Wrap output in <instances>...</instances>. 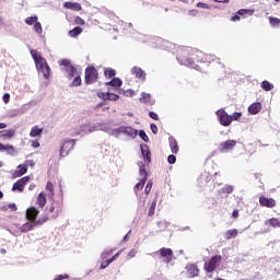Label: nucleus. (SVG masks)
Wrapping results in <instances>:
<instances>
[{
    "mask_svg": "<svg viewBox=\"0 0 280 280\" xmlns=\"http://www.w3.org/2000/svg\"><path fill=\"white\" fill-rule=\"evenodd\" d=\"M205 52L194 49L191 47H180L177 54V60L179 65H185L186 67H192L196 71H200V67L194 63L196 58L197 62H205L207 59L203 58Z\"/></svg>",
    "mask_w": 280,
    "mask_h": 280,
    "instance_id": "1",
    "label": "nucleus"
},
{
    "mask_svg": "<svg viewBox=\"0 0 280 280\" xmlns=\"http://www.w3.org/2000/svg\"><path fill=\"white\" fill-rule=\"evenodd\" d=\"M61 71H66L68 78H74L72 81V86H80L82 84V79L80 78V70L71 65V61L62 59L59 61Z\"/></svg>",
    "mask_w": 280,
    "mask_h": 280,
    "instance_id": "2",
    "label": "nucleus"
},
{
    "mask_svg": "<svg viewBox=\"0 0 280 280\" xmlns=\"http://www.w3.org/2000/svg\"><path fill=\"white\" fill-rule=\"evenodd\" d=\"M31 56L33 57V60H35L38 73H43L44 78L46 80H49V75L51 74V68H49L47 59L43 58V56H40V54H38V51L36 50H31Z\"/></svg>",
    "mask_w": 280,
    "mask_h": 280,
    "instance_id": "3",
    "label": "nucleus"
},
{
    "mask_svg": "<svg viewBox=\"0 0 280 280\" xmlns=\"http://www.w3.org/2000/svg\"><path fill=\"white\" fill-rule=\"evenodd\" d=\"M38 213H39L38 209L34 207H31L26 210V218L30 221L21 226V233H28V231H32V229H34V226L38 224V222H36V218H38Z\"/></svg>",
    "mask_w": 280,
    "mask_h": 280,
    "instance_id": "4",
    "label": "nucleus"
},
{
    "mask_svg": "<svg viewBox=\"0 0 280 280\" xmlns=\"http://www.w3.org/2000/svg\"><path fill=\"white\" fill-rule=\"evenodd\" d=\"M137 166L139 170V175L141 176V180L138 184H136L133 188L136 195L139 194L141 189H143L145 182L148 180V171H145V164H143L141 161H138Z\"/></svg>",
    "mask_w": 280,
    "mask_h": 280,
    "instance_id": "5",
    "label": "nucleus"
},
{
    "mask_svg": "<svg viewBox=\"0 0 280 280\" xmlns=\"http://www.w3.org/2000/svg\"><path fill=\"white\" fill-rule=\"evenodd\" d=\"M91 132H95V124L91 121H85L80 125L79 129H77L75 135L80 137H84V135H89Z\"/></svg>",
    "mask_w": 280,
    "mask_h": 280,
    "instance_id": "6",
    "label": "nucleus"
},
{
    "mask_svg": "<svg viewBox=\"0 0 280 280\" xmlns=\"http://www.w3.org/2000/svg\"><path fill=\"white\" fill-rule=\"evenodd\" d=\"M221 261H222V256L220 255L213 256L209 262L205 264L206 272H213L218 268V265L221 264Z\"/></svg>",
    "mask_w": 280,
    "mask_h": 280,
    "instance_id": "7",
    "label": "nucleus"
},
{
    "mask_svg": "<svg viewBox=\"0 0 280 280\" xmlns=\"http://www.w3.org/2000/svg\"><path fill=\"white\" fill-rule=\"evenodd\" d=\"M217 117L221 124V126H231L232 120H231V115L224 112V109H219L217 110Z\"/></svg>",
    "mask_w": 280,
    "mask_h": 280,
    "instance_id": "8",
    "label": "nucleus"
},
{
    "mask_svg": "<svg viewBox=\"0 0 280 280\" xmlns=\"http://www.w3.org/2000/svg\"><path fill=\"white\" fill-rule=\"evenodd\" d=\"M235 145H237V141H235V140H226V141L221 142L219 144V151L222 154H228V152H231V150H233V148H235Z\"/></svg>",
    "mask_w": 280,
    "mask_h": 280,
    "instance_id": "9",
    "label": "nucleus"
},
{
    "mask_svg": "<svg viewBox=\"0 0 280 280\" xmlns=\"http://www.w3.org/2000/svg\"><path fill=\"white\" fill-rule=\"evenodd\" d=\"M140 150H141V156L143 159V161H141L144 165H148V163H151L152 161V153L150 152V148L148 147V144H141L140 145Z\"/></svg>",
    "mask_w": 280,
    "mask_h": 280,
    "instance_id": "10",
    "label": "nucleus"
},
{
    "mask_svg": "<svg viewBox=\"0 0 280 280\" xmlns=\"http://www.w3.org/2000/svg\"><path fill=\"white\" fill-rule=\"evenodd\" d=\"M75 148V140H66L60 149V156H68L69 152Z\"/></svg>",
    "mask_w": 280,
    "mask_h": 280,
    "instance_id": "11",
    "label": "nucleus"
},
{
    "mask_svg": "<svg viewBox=\"0 0 280 280\" xmlns=\"http://www.w3.org/2000/svg\"><path fill=\"white\" fill-rule=\"evenodd\" d=\"M97 80V70L95 68H86L85 70V82L86 84H93Z\"/></svg>",
    "mask_w": 280,
    "mask_h": 280,
    "instance_id": "12",
    "label": "nucleus"
},
{
    "mask_svg": "<svg viewBox=\"0 0 280 280\" xmlns=\"http://www.w3.org/2000/svg\"><path fill=\"white\" fill-rule=\"evenodd\" d=\"M259 203L261 207H267L268 209H272L277 207V200H275L273 198L265 197V196L259 197Z\"/></svg>",
    "mask_w": 280,
    "mask_h": 280,
    "instance_id": "13",
    "label": "nucleus"
},
{
    "mask_svg": "<svg viewBox=\"0 0 280 280\" xmlns=\"http://www.w3.org/2000/svg\"><path fill=\"white\" fill-rule=\"evenodd\" d=\"M118 132H120L121 135H126V137H130V139H135L137 135H139V130L132 127H120L118 129Z\"/></svg>",
    "mask_w": 280,
    "mask_h": 280,
    "instance_id": "14",
    "label": "nucleus"
},
{
    "mask_svg": "<svg viewBox=\"0 0 280 280\" xmlns=\"http://www.w3.org/2000/svg\"><path fill=\"white\" fill-rule=\"evenodd\" d=\"M112 91L113 90H109L106 93L100 92L98 97H101V100H105V101L108 100L109 102H117V100H119V95L113 93Z\"/></svg>",
    "mask_w": 280,
    "mask_h": 280,
    "instance_id": "15",
    "label": "nucleus"
},
{
    "mask_svg": "<svg viewBox=\"0 0 280 280\" xmlns=\"http://www.w3.org/2000/svg\"><path fill=\"white\" fill-rule=\"evenodd\" d=\"M121 253H124V249L116 253L110 259H106V260L102 261L101 270H106V268H108L110 266V264H113V261H116V259H119V255H121Z\"/></svg>",
    "mask_w": 280,
    "mask_h": 280,
    "instance_id": "16",
    "label": "nucleus"
},
{
    "mask_svg": "<svg viewBox=\"0 0 280 280\" xmlns=\"http://www.w3.org/2000/svg\"><path fill=\"white\" fill-rule=\"evenodd\" d=\"M14 135H16V130L14 129H7L0 131V139H3L4 141H10V139H14Z\"/></svg>",
    "mask_w": 280,
    "mask_h": 280,
    "instance_id": "17",
    "label": "nucleus"
},
{
    "mask_svg": "<svg viewBox=\"0 0 280 280\" xmlns=\"http://www.w3.org/2000/svg\"><path fill=\"white\" fill-rule=\"evenodd\" d=\"M63 8H66V10H72L73 12H80L82 4L78 2H65Z\"/></svg>",
    "mask_w": 280,
    "mask_h": 280,
    "instance_id": "18",
    "label": "nucleus"
},
{
    "mask_svg": "<svg viewBox=\"0 0 280 280\" xmlns=\"http://www.w3.org/2000/svg\"><path fill=\"white\" fill-rule=\"evenodd\" d=\"M0 152H7V154L13 156V154L16 152V149H14V145L12 144H3L0 142Z\"/></svg>",
    "mask_w": 280,
    "mask_h": 280,
    "instance_id": "19",
    "label": "nucleus"
},
{
    "mask_svg": "<svg viewBox=\"0 0 280 280\" xmlns=\"http://www.w3.org/2000/svg\"><path fill=\"white\" fill-rule=\"evenodd\" d=\"M49 213H54V218H58V213L61 211L60 202L52 201L50 207L48 208Z\"/></svg>",
    "mask_w": 280,
    "mask_h": 280,
    "instance_id": "20",
    "label": "nucleus"
},
{
    "mask_svg": "<svg viewBox=\"0 0 280 280\" xmlns=\"http://www.w3.org/2000/svg\"><path fill=\"white\" fill-rule=\"evenodd\" d=\"M160 255L161 257H164L166 259V264H170V261H172V255H174V253L172 252V249L163 247L160 249Z\"/></svg>",
    "mask_w": 280,
    "mask_h": 280,
    "instance_id": "21",
    "label": "nucleus"
},
{
    "mask_svg": "<svg viewBox=\"0 0 280 280\" xmlns=\"http://www.w3.org/2000/svg\"><path fill=\"white\" fill-rule=\"evenodd\" d=\"M261 112V103H253L248 106V114L249 115H257Z\"/></svg>",
    "mask_w": 280,
    "mask_h": 280,
    "instance_id": "22",
    "label": "nucleus"
},
{
    "mask_svg": "<svg viewBox=\"0 0 280 280\" xmlns=\"http://www.w3.org/2000/svg\"><path fill=\"white\" fill-rule=\"evenodd\" d=\"M24 174H27V164H20L13 176L15 178H21V176H23Z\"/></svg>",
    "mask_w": 280,
    "mask_h": 280,
    "instance_id": "23",
    "label": "nucleus"
},
{
    "mask_svg": "<svg viewBox=\"0 0 280 280\" xmlns=\"http://www.w3.org/2000/svg\"><path fill=\"white\" fill-rule=\"evenodd\" d=\"M131 73H133V75H136V78H139V80H145V72L139 68V67H133L131 69Z\"/></svg>",
    "mask_w": 280,
    "mask_h": 280,
    "instance_id": "24",
    "label": "nucleus"
},
{
    "mask_svg": "<svg viewBox=\"0 0 280 280\" xmlns=\"http://www.w3.org/2000/svg\"><path fill=\"white\" fill-rule=\"evenodd\" d=\"M122 82L119 78H114L112 81L107 82L106 85L110 86L109 91H113V89H119L121 86Z\"/></svg>",
    "mask_w": 280,
    "mask_h": 280,
    "instance_id": "25",
    "label": "nucleus"
},
{
    "mask_svg": "<svg viewBox=\"0 0 280 280\" xmlns=\"http://www.w3.org/2000/svg\"><path fill=\"white\" fill-rule=\"evenodd\" d=\"M266 226H272V229H280V220L277 218H271L265 221Z\"/></svg>",
    "mask_w": 280,
    "mask_h": 280,
    "instance_id": "26",
    "label": "nucleus"
},
{
    "mask_svg": "<svg viewBox=\"0 0 280 280\" xmlns=\"http://www.w3.org/2000/svg\"><path fill=\"white\" fill-rule=\"evenodd\" d=\"M168 143L173 154H178V142L173 137L168 138Z\"/></svg>",
    "mask_w": 280,
    "mask_h": 280,
    "instance_id": "27",
    "label": "nucleus"
},
{
    "mask_svg": "<svg viewBox=\"0 0 280 280\" xmlns=\"http://www.w3.org/2000/svg\"><path fill=\"white\" fill-rule=\"evenodd\" d=\"M187 272L189 277H198V267L196 265H188L187 266Z\"/></svg>",
    "mask_w": 280,
    "mask_h": 280,
    "instance_id": "28",
    "label": "nucleus"
},
{
    "mask_svg": "<svg viewBox=\"0 0 280 280\" xmlns=\"http://www.w3.org/2000/svg\"><path fill=\"white\" fill-rule=\"evenodd\" d=\"M37 205L40 208H43V207H45V205H47V197L45 196V192H40L37 196Z\"/></svg>",
    "mask_w": 280,
    "mask_h": 280,
    "instance_id": "29",
    "label": "nucleus"
},
{
    "mask_svg": "<svg viewBox=\"0 0 280 280\" xmlns=\"http://www.w3.org/2000/svg\"><path fill=\"white\" fill-rule=\"evenodd\" d=\"M43 135V128H39L38 126H34L31 129L30 137H40Z\"/></svg>",
    "mask_w": 280,
    "mask_h": 280,
    "instance_id": "30",
    "label": "nucleus"
},
{
    "mask_svg": "<svg viewBox=\"0 0 280 280\" xmlns=\"http://www.w3.org/2000/svg\"><path fill=\"white\" fill-rule=\"evenodd\" d=\"M68 34L70 38H75L77 36H80V34H82V27L77 26L73 30L69 31Z\"/></svg>",
    "mask_w": 280,
    "mask_h": 280,
    "instance_id": "31",
    "label": "nucleus"
},
{
    "mask_svg": "<svg viewBox=\"0 0 280 280\" xmlns=\"http://www.w3.org/2000/svg\"><path fill=\"white\" fill-rule=\"evenodd\" d=\"M237 230L236 229H232V230H228L225 233H224V238L225 240H233V237H235L237 235Z\"/></svg>",
    "mask_w": 280,
    "mask_h": 280,
    "instance_id": "32",
    "label": "nucleus"
},
{
    "mask_svg": "<svg viewBox=\"0 0 280 280\" xmlns=\"http://www.w3.org/2000/svg\"><path fill=\"white\" fill-rule=\"evenodd\" d=\"M260 88L262 89V91H272L275 89V85L268 81H262L260 83Z\"/></svg>",
    "mask_w": 280,
    "mask_h": 280,
    "instance_id": "33",
    "label": "nucleus"
},
{
    "mask_svg": "<svg viewBox=\"0 0 280 280\" xmlns=\"http://www.w3.org/2000/svg\"><path fill=\"white\" fill-rule=\"evenodd\" d=\"M23 191V189H25V184L21 182V179H19L15 184H13L12 187V191Z\"/></svg>",
    "mask_w": 280,
    "mask_h": 280,
    "instance_id": "34",
    "label": "nucleus"
},
{
    "mask_svg": "<svg viewBox=\"0 0 280 280\" xmlns=\"http://www.w3.org/2000/svg\"><path fill=\"white\" fill-rule=\"evenodd\" d=\"M219 194H233V186L224 185L220 190Z\"/></svg>",
    "mask_w": 280,
    "mask_h": 280,
    "instance_id": "35",
    "label": "nucleus"
},
{
    "mask_svg": "<svg viewBox=\"0 0 280 280\" xmlns=\"http://www.w3.org/2000/svg\"><path fill=\"white\" fill-rule=\"evenodd\" d=\"M150 100H151L150 93H145V92L141 93L140 102L142 104H148L150 102Z\"/></svg>",
    "mask_w": 280,
    "mask_h": 280,
    "instance_id": "36",
    "label": "nucleus"
},
{
    "mask_svg": "<svg viewBox=\"0 0 280 280\" xmlns=\"http://www.w3.org/2000/svg\"><path fill=\"white\" fill-rule=\"evenodd\" d=\"M113 253H115V249H108V250H104L100 258L102 259V261H104V259H106L107 257H109V255H113Z\"/></svg>",
    "mask_w": 280,
    "mask_h": 280,
    "instance_id": "37",
    "label": "nucleus"
},
{
    "mask_svg": "<svg viewBox=\"0 0 280 280\" xmlns=\"http://www.w3.org/2000/svg\"><path fill=\"white\" fill-rule=\"evenodd\" d=\"M269 23H270V25H271L272 27H279V25H280V20H279V18H272V16H270V18H269Z\"/></svg>",
    "mask_w": 280,
    "mask_h": 280,
    "instance_id": "38",
    "label": "nucleus"
},
{
    "mask_svg": "<svg viewBox=\"0 0 280 280\" xmlns=\"http://www.w3.org/2000/svg\"><path fill=\"white\" fill-rule=\"evenodd\" d=\"M38 22V16L26 18V25H35Z\"/></svg>",
    "mask_w": 280,
    "mask_h": 280,
    "instance_id": "39",
    "label": "nucleus"
},
{
    "mask_svg": "<svg viewBox=\"0 0 280 280\" xmlns=\"http://www.w3.org/2000/svg\"><path fill=\"white\" fill-rule=\"evenodd\" d=\"M34 32H36V34H38L39 36L40 34H43V25L40 24V22L34 24Z\"/></svg>",
    "mask_w": 280,
    "mask_h": 280,
    "instance_id": "40",
    "label": "nucleus"
},
{
    "mask_svg": "<svg viewBox=\"0 0 280 280\" xmlns=\"http://www.w3.org/2000/svg\"><path fill=\"white\" fill-rule=\"evenodd\" d=\"M119 93L125 95V97H132V95H135V91L132 90H126V91L119 90Z\"/></svg>",
    "mask_w": 280,
    "mask_h": 280,
    "instance_id": "41",
    "label": "nucleus"
},
{
    "mask_svg": "<svg viewBox=\"0 0 280 280\" xmlns=\"http://www.w3.org/2000/svg\"><path fill=\"white\" fill-rule=\"evenodd\" d=\"M237 14H238V16H244L245 14L253 15V10L241 9V10H238Z\"/></svg>",
    "mask_w": 280,
    "mask_h": 280,
    "instance_id": "42",
    "label": "nucleus"
},
{
    "mask_svg": "<svg viewBox=\"0 0 280 280\" xmlns=\"http://www.w3.org/2000/svg\"><path fill=\"white\" fill-rule=\"evenodd\" d=\"M139 137L140 139H142V141H144L145 143H148V141H150V138L148 137V135L145 133V131L140 130L139 131Z\"/></svg>",
    "mask_w": 280,
    "mask_h": 280,
    "instance_id": "43",
    "label": "nucleus"
},
{
    "mask_svg": "<svg viewBox=\"0 0 280 280\" xmlns=\"http://www.w3.org/2000/svg\"><path fill=\"white\" fill-rule=\"evenodd\" d=\"M231 121H240V118L242 117V113L236 112L233 115H230Z\"/></svg>",
    "mask_w": 280,
    "mask_h": 280,
    "instance_id": "44",
    "label": "nucleus"
},
{
    "mask_svg": "<svg viewBox=\"0 0 280 280\" xmlns=\"http://www.w3.org/2000/svg\"><path fill=\"white\" fill-rule=\"evenodd\" d=\"M155 209H156V200L152 201L151 207L149 209V215H154Z\"/></svg>",
    "mask_w": 280,
    "mask_h": 280,
    "instance_id": "45",
    "label": "nucleus"
},
{
    "mask_svg": "<svg viewBox=\"0 0 280 280\" xmlns=\"http://www.w3.org/2000/svg\"><path fill=\"white\" fill-rule=\"evenodd\" d=\"M105 77L106 78H115V70H113V69L105 70Z\"/></svg>",
    "mask_w": 280,
    "mask_h": 280,
    "instance_id": "46",
    "label": "nucleus"
},
{
    "mask_svg": "<svg viewBox=\"0 0 280 280\" xmlns=\"http://www.w3.org/2000/svg\"><path fill=\"white\" fill-rule=\"evenodd\" d=\"M46 191H50V195L54 196V184L52 183H47Z\"/></svg>",
    "mask_w": 280,
    "mask_h": 280,
    "instance_id": "47",
    "label": "nucleus"
},
{
    "mask_svg": "<svg viewBox=\"0 0 280 280\" xmlns=\"http://www.w3.org/2000/svg\"><path fill=\"white\" fill-rule=\"evenodd\" d=\"M167 161L170 165H174V163H176V155L174 154L168 155Z\"/></svg>",
    "mask_w": 280,
    "mask_h": 280,
    "instance_id": "48",
    "label": "nucleus"
},
{
    "mask_svg": "<svg viewBox=\"0 0 280 280\" xmlns=\"http://www.w3.org/2000/svg\"><path fill=\"white\" fill-rule=\"evenodd\" d=\"M197 8H201L202 10H209L210 7L205 2H198Z\"/></svg>",
    "mask_w": 280,
    "mask_h": 280,
    "instance_id": "49",
    "label": "nucleus"
},
{
    "mask_svg": "<svg viewBox=\"0 0 280 280\" xmlns=\"http://www.w3.org/2000/svg\"><path fill=\"white\" fill-rule=\"evenodd\" d=\"M74 23L77 25H84L85 24L84 20L82 18H80V16L75 18Z\"/></svg>",
    "mask_w": 280,
    "mask_h": 280,
    "instance_id": "50",
    "label": "nucleus"
},
{
    "mask_svg": "<svg viewBox=\"0 0 280 280\" xmlns=\"http://www.w3.org/2000/svg\"><path fill=\"white\" fill-rule=\"evenodd\" d=\"M167 221H160V222H158V226L160 228V229H167Z\"/></svg>",
    "mask_w": 280,
    "mask_h": 280,
    "instance_id": "51",
    "label": "nucleus"
},
{
    "mask_svg": "<svg viewBox=\"0 0 280 280\" xmlns=\"http://www.w3.org/2000/svg\"><path fill=\"white\" fill-rule=\"evenodd\" d=\"M144 191L147 195L150 194V191H152V182H148Z\"/></svg>",
    "mask_w": 280,
    "mask_h": 280,
    "instance_id": "52",
    "label": "nucleus"
},
{
    "mask_svg": "<svg viewBox=\"0 0 280 280\" xmlns=\"http://www.w3.org/2000/svg\"><path fill=\"white\" fill-rule=\"evenodd\" d=\"M149 117H151V119H154L155 121H159V115L154 112H150Z\"/></svg>",
    "mask_w": 280,
    "mask_h": 280,
    "instance_id": "53",
    "label": "nucleus"
},
{
    "mask_svg": "<svg viewBox=\"0 0 280 280\" xmlns=\"http://www.w3.org/2000/svg\"><path fill=\"white\" fill-rule=\"evenodd\" d=\"M188 16H198V10L191 9L188 11Z\"/></svg>",
    "mask_w": 280,
    "mask_h": 280,
    "instance_id": "54",
    "label": "nucleus"
},
{
    "mask_svg": "<svg viewBox=\"0 0 280 280\" xmlns=\"http://www.w3.org/2000/svg\"><path fill=\"white\" fill-rule=\"evenodd\" d=\"M62 279H69V275H59L54 278V280H62Z\"/></svg>",
    "mask_w": 280,
    "mask_h": 280,
    "instance_id": "55",
    "label": "nucleus"
},
{
    "mask_svg": "<svg viewBox=\"0 0 280 280\" xmlns=\"http://www.w3.org/2000/svg\"><path fill=\"white\" fill-rule=\"evenodd\" d=\"M4 104H9L10 103V94L9 93H5L2 97Z\"/></svg>",
    "mask_w": 280,
    "mask_h": 280,
    "instance_id": "56",
    "label": "nucleus"
},
{
    "mask_svg": "<svg viewBox=\"0 0 280 280\" xmlns=\"http://www.w3.org/2000/svg\"><path fill=\"white\" fill-rule=\"evenodd\" d=\"M151 131L153 132V135H156L159 132V127H156L155 124H151Z\"/></svg>",
    "mask_w": 280,
    "mask_h": 280,
    "instance_id": "57",
    "label": "nucleus"
},
{
    "mask_svg": "<svg viewBox=\"0 0 280 280\" xmlns=\"http://www.w3.org/2000/svg\"><path fill=\"white\" fill-rule=\"evenodd\" d=\"M20 180H21L24 185H27V183H30V176L22 177Z\"/></svg>",
    "mask_w": 280,
    "mask_h": 280,
    "instance_id": "58",
    "label": "nucleus"
},
{
    "mask_svg": "<svg viewBox=\"0 0 280 280\" xmlns=\"http://www.w3.org/2000/svg\"><path fill=\"white\" fill-rule=\"evenodd\" d=\"M137 255V250L131 249L128 254V257H130V259H132V257H135Z\"/></svg>",
    "mask_w": 280,
    "mask_h": 280,
    "instance_id": "59",
    "label": "nucleus"
},
{
    "mask_svg": "<svg viewBox=\"0 0 280 280\" xmlns=\"http://www.w3.org/2000/svg\"><path fill=\"white\" fill-rule=\"evenodd\" d=\"M8 208L11 209V211H16V205L14 203H9Z\"/></svg>",
    "mask_w": 280,
    "mask_h": 280,
    "instance_id": "60",
    "label": "nucleus"
},
{
    "mask_svg": "<svg viewBox=\"0 0 280 280\" xmlns=\"http://www.w3.org/2000/svg\"><path fill=\"white\" fill-rule=\"evenodd\" d=\"M232 218H240V211L234 210L232 213Z\"/></svg>",
    "mask_w": 280,
    "mask_h": 280,
    "instance_id": "61",
    "label": "nucleus"
},
{
    "mask_svg": "<svg viewBox=\"0 0 280 280\" xmlns=\"http://www.w3.org/2000/svg\"><path fill=\"white\" fill-rule=\"evenodd\" d=\"M32 145H33V148H40V142L33 141Z\"/></svg>",
    "mask_w": 280,
    "mask_h": 280,
    "instance_id": "62",
    "label": "nucleus"
},
{
    "mask_svg": "<svg viewBox=\"0 0 280 280\" xmlns=\"http://www.w3.org/2000/svg\"><path fill=\"white\" fill-rule=\"evenodd\" d=\"M8 128V125L5 122H0V130H3Z\"/></svg>",
    "mask_w": 280,
    "mask_h": 280,
    "instance_id": "63",
    "label": "nucleus"
},
{
    "mask_svg": "<svg viewBox=\"0 0 280 280\" xmlns=\"http://www.w3.org/2000/svg\"><path fill=\"white\" fill-rule=\"evenodd\" d=\"M231 21H233V22L240 21V15H234V16H232Z\"/></svg>",
    "mask_w": 280,
    "mask_h": 280,
    "instance_id": "64",
    "label": "nucleus"
}]
</instances>
